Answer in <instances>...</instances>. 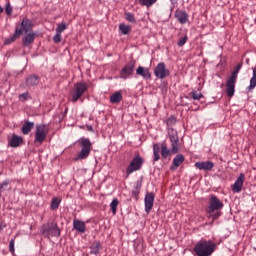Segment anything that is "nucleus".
<instances>
[{"label":"nucleus","instance_id":"35","mask_svg":"<svg viewBox=\"0 0 256 256\" xmlns=\"http://www.w3.org/2000/svg\"><path fill=\"white\" fill-rule=\"evenodd\" d=\"M118 205H119V199L117 198L113 199V201L111 202V209H112L113 215H116Z\"/></svg>","mask_w":256,"mask_h":256},{"label":"nucleus","instance_id":"3","mask_svg":"<svg viewBox=\"0 0 256 256\" xmlns=\"http://www.w3.org/2000/svg\"><path fill=\"white\" fill-rule=\"evenodd\" d=\"M79 144L81 145V151L75 157V161L79 159H87L91 153L92 142L87 137H81L79 139Z\"/></svg>","mask_w":256,"mask_h":256},{"label":"nucleus","instance_id":"36","mask_svg":"<svg viewBox=\"0 0 256 256\" xmlns=\"http://www.w3.org/2000/svg\"><path fill=\"white\" fill-rule=\"evenodd\" d=\"M124 17L129 23H136L135 15H133V13H125Z\"/></svg>","mask_w":256,"mask_h":256},{"label":"nucleus","instance_id":"15","mask_svg":"<svg viewBox=\"0 0 256 256\" xmlns=\"http://www.w3.org/2000/svg\"><path fill=\"white\" fill-rule=\"evenodd\" d=\"M36 36V33H34L33 29H31V31H29L22 39L24 47H29V45H32L36 39Z\"/></svg>","mask_w":256,"mask_h":256},{"label":"nucleus","instance_id":"23","mask_svg":"<svg viewBox=\"0 0 256 256\" xmlns=\"http://www.w3.org/2000/svg\"><path fill=\"white\" fill-rule=\"evenodd\" d=\"M35 123L31 122V121H25V123L22 126V133L24 135H28V133H30L34 127Z\"/></svg>","mask_w":256,"mask_h":256},{"label":"nucleus","instance_id":"6","mask_svg":"<svg viewBox=\"0 0 256 256\" xmlns=\"http://www.w3.org/2000/svg\"><path fill=\"white\" fill-rule=\"evenodd\" d=\"M88 91V85L85 82L76 83L71 92L73 103H77L81 97H83L84 93Z\"/></svg>","mask_w":256,"mask_h":256},{"label":"nucleus","instance_id":"44","mask_svg":"<svg viewBox=\"0 0 256 256\" xmlns=\"http://www.w3.org/2000/svg\"><path fill=\"white\" fill-rule=\"evenodd\" d=\"M9 249L10 251H15V239H11L9 243Z\"/></svg>","mask_w":256,"mask_h":256},{"label":"nucleus","instance_id":"29","mask_svg":"<svg viewBox=\"0 0 256 256\" xmlns=\"http://www.w3.org/2000/svg\"><path fill=\"white\" fill-rule=\"evenodd\" d=\"M119 29L122 35H129V33H131L132 28L130 27V25H125L124 23H122L120 24Z\"/></svg>","mask_w":256,"mask_h":256},{"label":"nucleus","instance_id":"20","mask_svg":"<svg viewBox=\"0 0 256 256\" xmlns=\"http://www.w3.org/2000/svg\"><path fill=\"white\" fill-rule=\"evenodd\" d=\"M73 228L76 229V231H79V233H85L86 223L85 221H81L80 219H74Z\"/></svg>","mask_w":256,"mask_h":256},{"label":"nucleus","instance_id":"43","mask_svg":"<svg viewBox=\"0 0 256 256\" xmlns=\"http://www.w3.org/2000/svg\"><path fill=\"white\" fill-rule=\"evenodd\" d=\"M19 99L21 101H27V99H29V93H21V95H19Z\"/></svg>","mask_w":256,"mask_h":256},{"label":"nucleus","instance_id":"22","mask_svg":"<svg viewBox=\"0 0 256 256\" xmlns=\"http://www.w3.org/2000/svg\"><path fill=\"white\" fill-rule=\"evenodd\" d=\"M20 34H21V31L19 30V25H17L15 29V33L8 39H5L4 41L5 45H11V43H14V41H16V39L20 37Z\"/></svg>","mask_w":256,"mask_h":256},{"label":"nucleus","instance_id":"13","mask_svg":"<svg viewBox=\"0 0 256 256\" xmlns=\"http://www.w3.org/2000/svg\"><path fill=\"white\" fill-rule=\"evenodd\" d=\"M245 181V173H240L239 177L236 179L235 183L232 185V189L235 193H240L243 189Z\"/></svg>","mask_w":256,"mask_h":256},{"label":"nucleus","instance_id":"10","mask_svg":"<svg viewBox=\"0 0 256 256\" xmlns=\"http://www.w3.org/2000/svg\"><path fill=\"white\" fill-rule=\"evenodd\" d=\"M136 61L135 59H132L131 61H128L126 65L121 69L120 71V78L121 79H128L133 75L134 69H135Z\"/></svg>","mask_w":256,"mask_h":256},{"label":"nucleus","instance_id":"32","mask_svg":"<svg viewBox=\"0 0 256 256\" xmlns=\"http://www.w3.org/2000/svg\"><path fill=\"white\" fill-rule=\"evenodd\" d=\"M157 3V0H140V5L144 7H153Z\"/></svg>","mask_w":256,"mask_h":256},{"label":"nucleus","instance_id":"33","mask_svg":"<svg viewBox=\"0 0 256 256\" xmlns=\"http://www.w3.org/2000/svg\"><path fill=\"white\" fill-rule=\"evenodd\" d=\"M60 203L61 199H59V197H53L51 201V209H58Z\"/></svg>","mask_w":256,"mask_h":256},{"label":"nucleus","instance_id":"30","mask_svg":"<svg viewBox=\"0 0 256 256\" xmlns=\"http://www.w3.org/2000/svg\"><path fill=\"white\" fill-rule=\"evenodd\" d=\"M256 87V69H253V77L250 80V84L248 87L249 91H252Z\"/></svg>","mask_w":256,"mask_h":256},{"label":"nucleus","instance_id":"5","mask_svg":"<svg viewBox=\"0 0 256 256\" xmlns=\"http://www.w3.org/2000/svg\"><path fill=\"white\" fill-rule=\"evenodd\" d=\"M41 233L45 237H59V235H61V229L58 227L57 223H44L41 227Z\"/></svg>","mask_w":256,"mask_h":256},{"label":"nucleus","instance_id":"25","mask_svg":"<svg viewBox=\"0 0 256 256\" xmlns=\"http://www.w3.org/2000/svg\"><path fill=\"white\" fill-rule=\"evenodd\" d=\"M160 151H161V145L159 143H154L153 145L154 161H159Z\"/></svg>","mask_w":256,"mask_h":256},{"label":"nucleus","instance_id":"1","mask_svg":"<svg viewBox=\"0 0 256 256\" xmlns=\"http://www.w3.org/2000/svg\"><path fill=\"white\" fill-rule=\"evenodd\" d=\"M224 207L223 201L217 197V195H210L209 203L206 207V214L209 219H211V223L215 221V219H219L223 214L222 209Z\"/></svg>","mask_w":256,"mask_h":256},{"label":"nucleus","instance_id":"4","mask_svg":"<svg viewBox=\"0 0 256 256\" xmlns=\"http://www.w3.org/2000/svg\"><path fill=\"white\" fill-rule=\"evenodd\" d=\"M241 67H242V63H239V65H237L235 70L232 71L230 77L227 79L226 93L228 97H233V95H235L236 80Z\"/></svg>","mask_w":256,"mask_h":256},{"label":"nucleus","instance_id":"11","mask_svg":"<svg viewBox=\"0 0 256 256\" xmlns=\"http://www.w3.org/2000/svg\"><path fill=\"white\" fill-rule=\"evenodd\" d=\"M154 75L158 79H166V77L170 76V70L167 69L166 63H158L155 67Z\"/></svg>","mask_w":256,"mask_h":256},{"label":"nucleus","instance_id":"24","mask_svg":"<svg viewBox=\"0 0 256 256\" xmlns=\"http://www.w3.org/2000/svg\"><path fill=\"white\" fill-rule=\"evenodd\" d=\"M22 141H23V137H19V135H13L9 141V145H11V147H19Z\"/></svg>","mask_w":256,"mask_h":256},{"label":"nucleus","instance_id":"8","mask_svg":"<svg viewBox=\"0 0 256 256\" xmlns=\"http://www.w3.org/2000/svg\"><path fill=\"white\" fill-rule=\"evenodd\" d=\"M48 133H49V127L47 125H44V124L36 125L35 143H39V145H42Z\"/></svg>","mask_w":256,"mask_h":256},{"label":"nucleus","instance_id":"18","mask_svg":"<svg viewBox=\"0 0 256 256\" xmlns=\"http://www.w3.org/2000/svg\"><path fill=\"white\" fill-rule=\"evenodd\" d=\"M184 161H185L184 155L182 153H179L178 155H176V157H174L173 163L171 165V169L173 171L178 169V167H180V165H182V163H184Z\"/></svg>","mask_w":256,"mask_h":256},{"label":"nucleus","instance_id":"27","mask_svg":"<svg viewBox=\"0 0 256 256\" xmlns=\"http://www.w3.org/2000/svg\"><path fill=\"white\" fill-rule=\"evenodd\" d=\"M101 243L100 241H94L91 245H90V253H94V254H97V253H100V249H101Z\"/></svg>","mask_w":256,"mask_h":256},{"label":"nucleus","instance_id":"45","mask_svg":"<svg viewBox=\"0 0 256 256\" xmlns=\"http://www.w3.org/2000/svg\"><path fill=\"white\" fill-rule=\"evenodd\" d=\"M88 129H89V131H93L92 125H89V126H88Z\"/></svg>","mask_w":256,"mask_h":256},{"label":"nucleus","instance_id":"12","mask_svg":"<svg viewBox=\"0 0 256 256\" xmlns=\"http://www.w3.org/2000/svg\"><path fill=\"white\" fill-rule=\"evenodd\" d=\"M33 27V21H31L30 19H23L21 24L18 25V30L20 31L19 37H21L23 33H26V35H28V33L32 31Z\"/></svg>","mask_w":256,"mask_h":256},{"label":"nucleus","instance_id":"46","mask_svg":"<svg viewBox=\"0 0 256 256\" xmlns=\"http://www.w3.org/2000/svg\"><path fill=\"white\" fill-rule=\"evenodd\" d=\"M4 12V8L0 6V13Z\"/></svg>","mask_w":256,"mask_h":256},{"label":"nucleus","instance_id":"7","mask_svg":"<svg viewBox=\"0 0 256 256\" xmlns=\"http://www.w3.org/2000/svg\"><path fill=\"white\" fill-rule=\"evenodd\" d=\"M144 165V159L141 157L140 154L135 155V157L130 161V164L128 167H126V174L131 175V173H134V171H139L142 169Z\"/></svg>","mask_w":256,"mask_h":256},{"label":"nucleus","instance_id":"34","mask_svg":"<svg viewBox=\"0 0 256 256\" xmlns=\"http://www.w3.org/2000/svg\"><path fill=\"white\" fill-rule=\"evenodd\" d=\"M190 97L194 99L195 101H200V99L203 98V93H198V91H192L190 93Z\"/></svg>","mask_w":256,"mask_h":256},{"label":"nucleus","instance_id":"14","mask_svg":"<svg viewBox=\"0 0 256 256\" xmlns=\"http://www.w3.org/2000/svg\"><path fill=\"white\" fill-rule=\"evenodd\" d=\"M145 201V210L146 213H150L153 209L154 201H155V193H146Z\"/></svg>","mask_w":256,"mask_h":256},{"label":"nucleus","instance_id":"9","mask_svg":"<svg viewBox=\"0 0 256 256\" xmlns=\"http://www.w3.org/2000/svg\"><path fill=\"white\" fill-rule=\"evenodd\" d=\"M168 135L171 142L172 153H178L180 147L178 131L170 127V129H168Z\"/></svg>","mask_w":256,"mask_h":256},{"label":"nucleus","instance_id":"41","mask_svg":"<svg viewBox=\"0 0 256 256\" xmlns=\"http://www.w3.org/2000/svg\"><path fill=\"white\" fill-rule=\"evenodd\" d=\"M177 119L174 115H171V117H168L167 119V125H175Z\"/></svg>","mask_w":256,"mask_h":256},{"label":"nucleus","instance_id":"42","mask_svg":"<svg viewBox=\"0 0 256 256\" xmlns=\"http://www.w3.org/2000/svg\"><path fill=\"white\" fill-rule=\"evenodd\" d=\"M5 11H6L7 15H12L13 7H11V3L6 4Z\"/></svg>","mask_w":256,"mask_h":256},{"label":"nucleus","instance_id":"39","mask_svg":"<svg viewBox=\"0 0 256 256\" xmlns=\"http://www.w3.org/2000/svg\"><path fill=\"white\" fill-rule=\"evenodd\" d=\"M9 183H10V181H8V180L2 181V183H0V197L2 195V192L7 189Z\"/></svg>","mask_w":256,"mask_h":256},{"label":"nucleus","instance_id":"31","mask_svg":"<svg viewBox=\"0 0 256 256\" xmlns=\"http://www.w3.org/2000/svg\"><path fill=\"white\" fill-rule=\"evenodd\" d=\"M141 187H142L141 181H137L135 188L132 190V195L134 197H136V198L138 197V195L140 193V190H141Z\"/></svg>","mask_w":256,"mask_h":256},{"label":"nucleus","instance_id":"28","mask_svg":"<svg viewBox=\"0 0 256 256\" xmlns=\"http://www.w3.org/2000/svg\"><path fill=\"white\" fill-rule=\"evenodd\" d=\"M170 149H168L167 147V143H161V155L164 159H166L168 157V155H170Z\"/></svg>","mask_w":256,"mask_h":256},{"label":"nucleus","instance_id":"38","mask_svg":"<svg viewBox=\"0 0 256 256\" xmlns=\"http://www.w3.org/2000/svg\"><path fill=\"white\" fill-rule=\"evenodd\" d=\"M188 39H189L188 35L181 37V39H179V41L177 42L178 47H184V45H186Z\"/></svg>","mask_w":256,"mask_h":256},{"label":"nucleus","instance_id":"37","mask_svg":"<svg viewBox=\"0 0 256 256\" xmlns=\"http://www.w3.org/2000/svg\"><path fill=\"white\" fill-rule=\"evenodd\" d=\"M53 41L54 43H61L62 41V37L60 36V32H59V25L57 26L56 35H54Z\"/></svg>","mask_w":256,"mask_h":256},{"label":"nucleus","instance_id":"40","mask_svg":"<svg viewBox=\"0 0 256 256\" xmlns=\"http://www.w3.org/2000/svg\"><path fill=\"white\" fill-rule=\"evenodd\" d=\"M58 27H59V34H60V37H62V33H63L64 31H66V29H67V25H66L65 23H61V24L58 25Z\"/></svg>","mask_w":256,"mask_h":256},{"label":"nucleus","instance_id":"19","mask_svg":"<svg viewBox=\"0 0 256 256\" xmlns=\"http://www.w3.org/2000/svg\"><path fill=\"white\" fill-rule=\"evenodd\" d=\"M175 17L181 25H185L189 21V15L186 11H176Z\"/></svg>","mask_w":256,"mask_h":256},{"label":"nucleus","instance_id":"26","mask_svg":"<svg viewBox=\"0 0 256 256\" xmlns=\"http://www.w3.org/2000/svg\"><path fill=\"white\" fill-rule=\"evenodd\" d=\"M123 95L120 91H116V93H113L110 97V102L111 103H120L122 101Z\"/></svg>","mask_w":256,"mask_h":256},{"label":"nucleus","instance_id":"17","mask_svg":"<svg viewBox=\"0 0 256 256\" xmlns=\"http://www.w3.org/2000/svg\"><path fill=\"white\" fill-rule=\"evenodd\" d=\"M136 75H140V77H143L144 79H151L152 73L150 69L147 67L139 66L138 69H136Z\"/></svg>","mask_w":256,"mask_h":256},{"label":"nucleus","instance_id":"2","mask_svg":"<svg viewBox=\"0 0 256 256\" xmlns=\"http://www.w3.org/2000/svg\"><path fill=\"white\" fill-rule=\"evenodd\" d=\"M217 243L211 239H200L194 246V251L198 256H209L215 251Z\"/></svg>","mask_w":256,"mask_h":256},{"label":"nucleus","instance_id":"16","mask_svg":"<svg viewBox=\"0 0 256 256\" xmlns=\"http://www.w3.org/2000/svg\"><path fill=\"white\" fill-rule=\"evenodd\" d=\"M195 167L203 169L204 171H211V169L215 167V163H213V161H197Z\"/></svg>","mask_w":256,"mask_h":256},{"label":"nucleus","instance_id":"21","mask_svg":"<svg viewBox=\"0 0 256 256\" xmlns=\"http://www.w3.org/2000/svg\"><path fill=\"white\" fill-rule=\"evenodd\" d=\"M39 77L37 75H30L26 79V85L27 87H35L36 85H39Z\"/></svg>","mask_w":256,"mask_h":256}]
</instances>
